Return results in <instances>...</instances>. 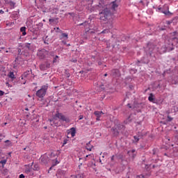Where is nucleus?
I'll return each mask as SVG.
<instances>
[{
	"instance_id": "nucleus-57",
	"label": "nucleus",
	"mask_w": 178,
	"mask_h": 178,
	"mask_svg": "<svg viewBox=\"0 0 178 178\" xmlns=\"http://www.w3.org/2000/svg\"><path fill=\"white\" fill-rule=\"evenodd\" d=\"M115 17H118V15H115Z\"/></svg>"
},
{
	"instance_id": "nucleus-31",
	"label": "nucleus",
	"mask_w": 178,
	"mask_h": 178,
	"mask_svg": "<svg viewBox=\"0 0 178 178\" xmlns=\"http://www.w3.org/2000/svg\"><path fill=\"white\" fill-rule=\"evenodd\" d=\"M5 92L0 90V97H2V95H4Z\"/></svg>"
},
{
	"instance_id": "nucleus-50",
	"label": "nucleus",
	"mask_w": 178,
	"mask_h": 178,
	"mask_svg": "<svg viewBox=\"0 0 178 178\" xmlns=\"http://www.w3.org/2000/svg\"><path fill=\"white\" fill-rule=\"evenodd\" d=\"M52 169V167H51L50 168H49V170H51Z\"/></svg>"
},
{
	"instance_id": "nucleus-62",
	"label": "nucleus",
	"mask_w": 178,
	"mask_h": 178,
	"mask_svg": "<svg viewBox=\"0 0 178 178\" xmlns=\"http://www.w3.org/2000/svg\"><path fill=\"white\" fill-rule=\"evenodd\" d=\"M6 12H8V9L6 10Z\"/></svg>"
},
{
	"instance_id": "nucleus-52",
	"label": "nucleus",
	"mask_w": 178,
	"mask_h": 178,
	"mask_svg": "<svg viewBox=\"0 0 178 178\" xmlns=\"http://www.w3.org/2000/svg\"><path fill=\"white\" fill-rule=\"evenodd\" d=\"M74 62H77V60H74Z\"/></svg>"
},
{
	"instance_id": "nucleus-19",
	"label": "nucleus",
	"mask_w": 178,
	"mask_h": 178,
	"mask_svg": "<svg viewBox=\"0 0 178 178\" xmlns=\"http://www.w3.org/2000/svg\"><path fill=\"white\" fill-rule=\"evenodd\" d=\"M149 101H150V102H152V101H154V95L152 93H151L148 97Z\"/></svg>"
},
{
	"instance_id": "nucleus-28",
	"label": "nucleus",
	"mask_w": 178,
	"mask_h": 178,
	"mask_svg": "<svg viewBox=\"0 0 178 178\" xmlns=\"http://www.w3.org/2000/svg\"><path fill=\"white\" fill-rule=\"evenodd\" d=\"M39 169H40V168H38V165H34V168H33L34 170H39Z\"/></svg>"
},
{
	"instance_id": "nucleus-42",
	"label": "nucleus",
	"mask_w": 178,
	"mask_h": 178,
	"mask_svg": "<svg viewBox=\"0 0 178 178\" xmlns=\"http://www.w3.org/2000/svg\"><path fill=\"white\" fill-rule=\"evenodd\" d=\"M6 124H8V123H6V122H5V123L3 124L4 126H6Z\"/></svg>"
},
{
	"instance_id": "nucleus-34",
	"label": "nucleus",
	"mask_w": 178,
	"mask_h": 178,
	"mask_svg": "<svg viewBox=\"0 0 178 178\" xmlns=\"http://www.w3.org/2000/svg\"><path fill=\"white\" fill-rule=\"evenodd\" d=\"M19 178H24V175L21 174V175H19Z\"/></svg>"
},
{
	"instance_id": "nucleus-60",
	"label": "nucleus",
	"mask_w": 178,
	"mask_h": 178,
	"mask_svg": "<svg viewBox=\"0 0 178 178\" xmlns=\"http://www.w3.org/2000/svg\"><path fill=\"white\" fill-rule=\"evenodd\" d=\"M51 123H52V120H50Z\"/></svg>"
},
{
	"instance_id": "nucleus-18",
	"label": "nucleus",
	"mask_w": 178,
	"mask_h": 178,
	"mask_svg": "<svg viewBox=\"0 0 178 178\" xmlns=\"http://www.w3.org/2000/svg\"><path fill=\"white\" fill-rule=\"evenodd\" d=\"M25 47L27 48L29 50L33 49V48L31 47V43H26L25 44Z\"/></svg>"
},
{
	"instance_id": "nucleus-37",
	"label": "nucleus",
	"mask_w": 178,
	"mask_h": 178,
	"mask_svg": "<svg viewBox=\"0 0 178 178\" xmlns=\"http://www.w3.org/2000/svg\"><path fill=\"white\" fill-rule=\"evenodd\" d=\"M2 137H5V136L1 134L0 135V140H1V138H2Z\"/></svg>"
},
{
	"instance_id": "nucleus-59",
	"label": "nucleus",
	"mask_w": 178,
	"mask_h": 178,
	"mask_svg": "<svg viewBox=\"0 0 178 178\" xmlns=\"http://www.w3.org/2000/svg\"><path fill=\"white\" fill-rule=\"evenodd\" d=\"M129 119H130V117H128V120H129Z\"/></svg>"
},
{
	"instance_id": "nucleus-38",
	"label": "nucleus",
	"mask_w": 178,
	"mask_h": 178,
	"mask_svg": "<svg viewBox=\"0 0 178 178\" xmlns=\"http://www.w3.org/2000/svg\"><path fill=\"white\" fill-rule=\"evenodd\" d=\"M18 52L20 54V52H22V49H18Z\"/></svg>"
},
{
	"instance_id": "nucleus-2",
	"label": "nucleus",
	"mask_w": 178,
	"mask_h": 178,
	"mask_svg": "<svg viewBox=\"0 0 178 178\" xmlns=\"http://www.w3.org/2000/svg\"><path fill=\"white\" fill-rule=\"evenodd\" d=\"M99 15L100 20L106 22V20H108V17H109V10L108 8H106L101 13H99Z\"/></svg>"
},
{
	"instance_id": "nucleus-8",
	"label": "nucleus",
	"mask_w": 178,
	"mask_h": 178,
	"mask_svg": "<svg viewBox=\"0 0 178 178\" xmlns=\"http://www.w3.org/2000/svg\"><path fill=\"white\" fill-rule=\"evenodd\" d=\"M122 125H115V129L113 130V134L114 136H118L119 134V128L122 127Z\"/></svg>"
},
{
	"instance_id": "nucleus-53",
	"label": "nucleus",
	"mask_w": 178,
	"mask_h": 178,
	"mask_svg": "<svg viewBox=\"0 0 178 178\" xmlns=\"http://www.w3.org/2000/svg\"><path fill=\"white\" fill-rule=\"evenodd\" d=\"M63 42L64 44H66V42H65V41H63Z\"/></svg>"
},
{
	"instance_id": "nucleus-14",
	"label": "nucleus",
	"mask_w": 178,
	"mask_h": 178,
	"mask_svg": "<svg viewBox=\"0 0 178 178\" xmlns=\"http://www.w3.org/2000/svg\"><path fill=\"white\" fill-rule=\"evenodd\" d=\"M8 76L12 80H15V79H16V77L15 76V73H13V72H10Z\"/></svg>"
},
{
	"instance_id": "nucleus-7",
	"label": "nucleus",
	"mask_w": 178,
	"mask_h": 178,
	"mask_svg": "<svg viewBox=\"0 0 178 178\" xmlns=\"http://www.w3.org/2000/svg\"><path fill=\"white\" fill-rule=\"evenodd\" d=\"M94 115L96 116V120L99 121L101 120V116L104 115V113L102 111H96L94 112Z\"/></svg>"
},
{
	"instance_id": "nucleus-55",
	"label": "nucleus",
	"mask_w": 178,
	"mask_h": 178,
	"mask_svg": "<svg viewBox=\"0 0 178 178\" xmlns=\"http://www.w3.org/2000/svg\"><path fill=\"white\" fill-rule=\"evenodd\" d=\"M102 33H105V31H103Z\"/></svg>"
},
{
	"instance_id": "nucleus-27",
	"label": "nucleus",
	"mask_w": 178,
	"mask_h": 178,
	"mask_svg": "<svg viewBox=\"0 0 178 178\" xmlns=\"http://www.w3.org/2000/svg\"><path fill=\"white\" fill-rule=\"evenodd\" d=\"M30 172H31V169H30V168H26V169L25 170V173L29 174V173H30Z\"/></svg>"
},
{
	"instance_id": "nucleus-64",
	"label": "nucleus",
	"mask_w": 178,
	"mask_h": 178,
	"mask_svg": "<svg viewBox=\"0 0 178 178\" xmlns=\"http://www.w3.org/2000/svg\"><path fill=\"white\" fill-rule=\"evenodd\" d=\"M143 178H144V176H142Z\"/></svg>"
},
{
	"instance_id": "nucleus-35",
	"label": "nucleus",
	"mask_w": 178,
	"mask_h": 178,
	"mask_svg": "<svg viewBox=\"0 0 178 178\" xmlns=\"http://www.w3.org/2000/svg\"><path fill=\"white\" fill-rule=\"evenodd\" d=\"M3 13H5V12H4L3 10H0V14H1V15H3Z\"/></svg>"
},
{
	"instance_id": "nucleus-51",
	"label": "nucleus",
	"mask_w": 178,
	"mask_h": 178,
	"mask_svg": "<svg viewBox=\"0 0 178 178\" xmlns=\"http://www.w3.org/2000/svg\"><path fill=\"white\" fill-rule=\"evenodd\" d=\"M24 151H26V147H25V148H24Z\"/></svg>"
},
{
	"instance_id": "nucleus-22",
	"label": "nucleus",
	"mask_w": 178,
	"mask_h": 178,
	"mask_svg": "<svg viewBox=\"0 0 178 178\" xmlns=\"http://www.w3.org/2000/svg\"><path fill=\"white\" fill-rule=\"evenodd\" d=\"M79 26H84L85 27H87V26H88V23L87 22L81 23V24H79Z\"/></svg>"
},
{
	"instance_id": "nucleus-45",
	"label": "nucleus",
	"mask_w": 178,
	"mask_h": 178,
	"mask_svg": "<svg viewBox=\"0 0 178 178\" xmlns=\"http://www.w3.org/2000/svg\"><path fill=\"white\" fill-rule=\"evenodd\" d=\"M54 124H55V126H58V124H56V123H54Z\"/></svg>"
},
{
	"instance_id": "nucleus-12",
	"label": "nucleus",
	"mask_w": 178,
	"mask_h": 178,
	"mask_svg": "<svg viewBox=\"0 0 178 178\" xmlns=\"http://www.w3.org/2000/svg\"><path fill=\"white\" fill-rule=\"evenodd\" d=\"M69 38V35L67 33H62L61 36L60 37V40H66Z\"/></svg>"
},
{
	"instance_id": "nucleus-3",
	"label": "nucleus",
	"mask_w": 178,
	"mask_h": 178,
	"mask_svg": "<svg viewBox=\"0 0 178 178\" xmlns=\"http://www.w3.org/2000/svg\"><path fill=\"white\" fill-rule=\"evenodd\" d=\"M56 118H58V119H60V120H62V122H65V123H69L70 122V120L69 118L65 116V115H63L61 113L57 112L55 115Z\"/></svg>"
},
{
	"instance_id": "nucleus-5",
	"label": "nucleus",
	"mask_w": 178,
	"mask_h": 178,
	"mask_svg": "<svg viewBox=\"0 0 178 178\" xmlns=\"http://www.w3.org/2000/svg\"><path fill=\"white\" fill-rule=\"evenodd\" d=\"M48 51L45 49H42L38 51L37 55L40 59H44V58H47L48 56Z\"/></svg>"
},
{
	"instance_id": "nucleus-23",
	"label": "nucleus",
	"mask_w": 178,
	"mask_h": 178,
	"mask_svg": "<svg viewBox=\"0 0 178 178\" xmlns=\"http://www.w3.org/2000/svg\"><path fill=\"white\" fill-rule=\"evenodd\" d=\"M67 141H69V140H67V139H64L63 140V147L64 145H66V144H67Z\"/></svg>"
},
{
	"instance_id": "nucleus-13",
	"label": "nucleus",
	"mask_w": 178,
	"mask_h": 178,
	"mask_svg": "<svg viewBox=\"0 0 178 178\" xmlns=\"http://www.w3.org/2000/svg\"><path fill=\"white\" fill-rule=\"evenodd\" d=\"M86 148L88 151H92L93 146L91 145V142H89L86 144Z\"/></svg>"
},
{
	"instance_id": "nucleus-1",
	"label": "nucleus",
	"mask_w": 178,
	"mask_h": 178,
	"mask_svg": "<svg viewBox=\"0 0 178 178\" xmlns=\"http://www.w3.org/2000/svg\"><path fill=\"white\" fill-rule=\"evenodd\" d=\"M48 91V84L43 85L40 90L36 92V97L38 98H44Z\"/></svg>"
},
{
	"instance_id": "nucleus-41",
	"label": "nucleus",
	"mask_w": 178,
	"mask_h": 178,
	"mask_svg": "<svg viewBox=\"0 0 178 178\" xmlns=\"http://www.w3.org/2000/svg\"><path fill=\"white\" fill-rule=\"evenodd\" d=\"M56 62V58H54V63Z\"/></svg>"
},
{
	"instance_id": "nucleus-56",
	"label": "nucleus",
	"mask_w": 178,
	"mask_h": 178,
	"mask_svg": "<svg viewBox=\"0 0 178 178\" xmlns=\"http://www.w3.org/2000/svg\"><path fill=\"white\" fill-rule=\"evenodd\" d=\"M6 53H8L9 51H6Z\"/></svg>"
},
{
	"instance_id": "nucleus-61",
	"label": "nucleus",
	"mask_w": 178,
	"mask_h": 178,
	"mask_svg": "<svg viewBox=\"0 0 178 178\" xmlns=\"http://www.w3.org/2000/svg\"><path fill=\"white\" fill-rule=\"evenodd\" d=\"M50 55H52V53H50Z\"/></svg>"
},
{
	"instance_id": "nucleus-46",
	"label": "nucleus",
	"mask_w": 178,
	"mask_h": 178,
	"mask_svg": "<svg viewBox=\"0 0 178 178\" xmlns=\"http://www.w3.org/2000/svg\"><path fill=\"white\" fill-rule=\"evenodd\" d=\"M167 23H168V24H170V22H168Z\"/></svg>"
},
{
	"instance_id": "nucleus-63",
	"label": "nucleus",
	"mask_w": 178,
	"mask_h": 178,
	"mask_svg": "<svg viewBox=\"0 0 178 178\" xmlns=\"http://www.w3.org/2000/svg\"><path fill=\"white\" fill-rule=\"evenodd\" d=\"M68 47H70V44H68Z\"/></svg>"
},
{
	"instance_id": "nucleus-48",
	"label": "nucleus",
	"mask_w": 178,
	"mask_h": 178,
	"mask_svg": "<svg viewBox=\"0 0 178 178\" xmlns=\"http://www.w3.org/2000/svg\"><path fill=\"white\" fill-rule=\"evenodd\" d=\"M90 5H92V1H90Z\"/></svg>"
},
{
	"instance_id": "nucleus-11",
	"label": "nucleus",
	"mask_w": 178,
	"mask_h": 178,
	"mask_svg": "<svg viewBox=\"0 0 178 178\" xmlns=\"http://www.w3.org/2000/svg\"><path fill=\"white\" fill-rule=\"evenodd\" d=\"M113 76H114V77H119V76H120V72L119 70H113Z\"/></svg>"
},
{
	"instance_id": "nucleus-9",
	"label": "nucleus",
	"mask_w": 178,
	"mask_h": 178,
	"mask_svg": "<svg viewBox=\"0 0 178 178\" xmlns=\"http://www.w3.org/2000/svg\"><path fill=\"white\" fill-rule=\"evenodd\" d=\"M68 134H71L72 137H74L76 136V128L72 127L68 131Z\"/></svg>"
},
{
	"instance_id": "nucleus-43",
	"label": "nucleus",
	"mask_w": 178,
	"mask_h": 178,
	"mask_svg": "<svg viewBox=\"0 0 178 178\" xmlns=\"http://www.w3.org/2000/svg\"><path fill=\"white\" fill-rule=\"evenodd\" d=\"M129 108H131V106L130 104H128Z\"/></svg>"
},
{
	"instance_id": "nucleus-6",
	"label": "nucleus",
	"mask_w": 178,
	"mask_h": 178,
	"mask_svg": "<svg viewBox=\"0 0 178 178\" xmlns=\"http://www.w3.org/2000/svg\"><path fill=\"white\" fill-rule=\"evenodd\" d=\"M121 0H115L112 2V12L113 15H116V9H118L119 5H120Z\"/></svg>"
},
{
	"instance_id": "nucleus-49",
	"label": "nucleus",
	"mask_w": 178,
	"mask_h": 178,
	"mask_svg": "<svg viewBox=\"0 0 178 178\" xmlns=\"http://www.w3.org/2000/svg\"><path fill=\"white\" fill-rule=\"evenodd\" d=\"M58 163H59V162L56 161V165H58Z\"/></svg>"
},
{
	"instance_id": "nucleus-10",
	"label": "nucleus",
	"mask_w": 178,
	"mask_h": 178,
	"mask_svg": "<svg viewBox=\"0 0 178 178\" xmlns=\"http://www.w3.org/2000/svg\"><path fill=\"white\" fill-rule=\"evenodd\" d=\"M128 155H129V156H131V158H136V149L129 150L128 152Z\"/></svg>"
},
{
	"instance_id": "nucleus-32",
	"label": "nucleus",
	"mask_w": 178,
	"mask_h": 178,
	"mask_svg": "<svg viewBox=\"0 0 178 178\" xmlns=\"http://www.w3.org/2000/svg\"><path fill=\"white\" fill-rule=\"evenodd\" d=\"M83 119H84V117L83 115H80L79 116V120H81Z\"/></svg>"
},
{
	"instance_id": "nucleus-20",
	"label": "nucleus",
	"mask_w": 178,
	"mask_h": 178,
	"mask_svg": "<svg viewBox=\"0 0 178 178\" xmlns=\"http://www.w3.org/2000/svg\"><path fill=\"white\" fill-rule=\"evenodd\" d=\"M5 143L7 147H10V145H12V143L9 140H6Z\"/></svg>"
},
{
	"instance_id": "nucleus-4",
	"label": "nucleus",
	"mask_w": 178,
	"mask_h": 178,
	"mask_svg": "<svg viewBox=\"0 0 178 178\" xmlns=\"http://www.w3.org/2000/svg\"><path fill=\"white\" fill-rule=\"evenodd\" d=\"M159 11L161 12V13H163L164 15H165V16H170V15H172V13H170V11H169V6L168 5H164L163 6V9H162V8H157Z\"/></svg>"
},
{
	"instance_id": "nucleus-15",
	"label": "nucleus",
	"mask_w": 178,
	"mask_h": 178,
	"mask_svg": "<svg viewBox=\"0 0 178 178\" xmlns=\"http://www.w3.org/2000/svg\"><path fill=\"white\" fill-rule=\"evenodd\" d=\"M20 31H21V33H22V35H26V34H27V33H26V27L25 26L21 27Z\"/></svg>"
},
{
	"instance_id": "nucleus-24",
	"label": "nucleus",
	"mask_w": 178,
	"mask_h": 178,
	"mask_svg": "<svg viewBox=\"0 0 178 178\" xmlns=\"http://www.w3.org/2000/svg\"><path fill=\"white\" fill-rule=\"evenodd\" d=\"M89 156H90V158H92V154L86 155V157H85V161H88V159H87V158H89Z\"/></svg>"
},
{
	"instance_id": "nucleus-25",
	"label": "nucleus",
	"mask_w": 178,
	"mask_h": 178,
	"mask_svg": "<svg viewBox=\"0 0 178 178\" xmlns=\"http://www.w3.org/2000/svg\"><path fill=\"white\" fill-rule=\"evenodd\" d=\"M15 2L13 1L10 2V6H11V8H15Z\"/></svg>"
},
{
	"instance_id": "nucleus-30",
	"label": "nucleus",
	"mask_w": 178,
	"mask_h": 178,
	"mask_svg": "<svg viewBox=\"0 0 178 178\" xmlns=\"http://www.w3.org/2000/svg\"><path fill=\"white\" fill-rule=\"evenodd\" d=\"M174 35H175V37L174 38H178V33L177 32H174Z\"/></svg>"
},
{
	"instance_id": "nucleus-29",
	"label": "nucleus",
	"mask_w": 178,
	"mask_h": 178,
	"mask_svg": "<svg viewBox=\"0 0 178 178\" xmlns=\"http://www.w3.org/2000/svg\"><path fill=\"white\" fill-rule=\"evenodd\" d=\"M56 33H62V30H60V29H59V27L56 28Z\"/></svg>"
},
{
	"instance_id": "nucleus-54",
	"label": "nucleus",
	"mask_w": 178,
	"mask_h": 178,
	"mask_svg": "<svg viewBox=\"0 0 178 178\" xmlns=\"http://www.w3.org/2000/svg\"><path fill=\"white\" fill-rule=\"evenodd\" d=\"M51 126H54V124L51 123Z\"/></svg>"
},
{
	"instance_id": "nucleus-58",
	"label": "nucleus",
	"mask_w": 178,
	"mask_h": 178,
	"mask_svg": "<svg viewBox=\"0 0 178 178\" xmlns=\"http://www.w3.org/2000/svg\"><path fill=\"white\" fill-rule=\"evenodd\" d=\"M56 58H58V56H56Z\"/></svg>"
},
{
	"instance_id": "nucleus-36",
	"label": "nucleus",
	"mask_w": 178,
	"mask_h": 178,
	"mask_svg": "<svg viewBox=\"0 0 178 178\" xmlns=\"http://www.w3.org/2000/svg\"><path fill=\"white\" fill-rule=\"evenodd\" d=\"M99 162H100L101 165H104V163H102V160L101 159H99Z\"/></svg>"
},
{
	"instance_id": "nucleus-47",
	"label": "nucleus",
	"mask_w": 178,
	"mask_h": 178,
	"mask_svg": "<svg viewBox=\"0 0 178 178\" xmlns=\"http://www.w3.org/2000/svg\"><path fill=\"white\" fill-rule=\"evenodd\" d=\"M1 49H4L5 48L4 47H1Z\"/></svg>"
},
{
	"instance_id": "nucleus-40",
	"label": "nucleus",
	"mask_w": 178,
	"mask_h": 178,
	"mask_svg": "<svg viewBox=\"0 0 178 178\" xmlns=\"http://www.w3.org/2000/svg\"><path fill=\"white\" fill-rule=\"evenodd\" d=\"M67 77H70V74H67Z\"/></svg>"
},
{
	"instance_id": "nucleus-26",
	"label": "nucleus",
	"mask_w": 178,
	"mask_h": 178,
	"mask_svg": "<svg viewBox=\"0 0 178 178\" xmlns=\"http://www.w3.org/2000/svg\"><path fill=\"white\" fill-rule=\"evenodd\" d=\"M173 120V118L170 117V115H168V122H172Z\"/></svg>"
},
{
	"instance_id": "nucleus-16",
	"label": "nucleus",
	"mask_w": 178,
	"mask_h": 178,
	"mask_svg": "<svg viewBox=\"0 0 178 178\" xmlns=\"http://www.w3.org/2000/svg\"><path fill=\"white\" fill-rule=\"evenodd\" d=\"M134 140L133 143H137L138 141H140V136H134Z\"/></svg>"
},
{
	"instance_id": "nucleus-39",
	"label": "nucleus",
	"mask_w": 178,
	"mask_h": 178,
	"mask_svg": "<svg viewBox=\"0 0 178 178\" xmlns=\"http://www.w3.org/2000/svg\"><path fill=\"white\" fill-rule=\"evenodd\" d=\"M69 15H70L71 16H73V13H70Z\"/></svg>"
},
{
	"instance_id": "nucleus-21",
	"label": "nucleus",
	"mask_w": 178,
	"mask_h": 178,
	"mask_svg": "<svg viewBox=\"0 0 178 178\" xmlns=\"http://www.w3.org/2000/svg\"><path fill=\"white\" fill-rule=\"evenodd\" d=\"M0 163H1V165H3V166L5 165H6V159L1 160V161H0Z\"/></svg>"
},
{
	"instance_id": "nucleus-44",
	"label": "nucleus",
	"mask_w": 178,
	"mask_h": 178,
	"mask_svg": "<svg viewBox=\"0 0 178 178\" xmlns=\"http://www.w3.org/2000/svg\"><path fill=\"white\" fill-rule=\"evenodd\" d=\"M106 76H108V74H104V76L106 77Z\"/></svg>"
},
{
	"instance_id": "nucleus-17",
	"label": "nucleus",
	"mask_w": 178,
	"mask_h": 178,
	"mask_svg": "<svg viewBox=\"0 0 178 178\" xmlns=\"http://www.w3.org/2000/svg\"><path fill=\"white\" fill-rule=\"evenodd\" d=\"M40 70H47V65L45 64H41L40 65Z\"/></svg>"
},
{
	"instance_id": "nucleus-33",
	"label": "nucleus",
	"mask_w": 178,
	"mask_h": 178,
	"mask_svg": "<svg viewBox=\"0 0 178 178\" xmlns=\"http://www.w3.org/2000/svg\"><path fill=\"white\" fill-rule=\"evenodd\" d=\"M13 15H15V17H19V13H15Z\"/></svg>"
}]
</instances>
